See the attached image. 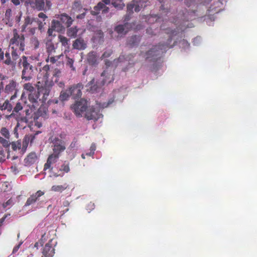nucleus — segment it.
<instances>
[{
    "instance_id": "nucleus-1",
    "label": "nucleus",
    "mask_w": 257,
    "mask_h": 257,
    "mask_svg": "<svg viewBox=\"0 0 257 257\" xmlns=\"http://www.w3.org/2000/svg\"><path fill=\"white\" fill-rule=\"evenodd\" d=\"M186 10H184L182 12H180L177 15V20H175L173 18L170 19L171 23L178 25L179 29L177 28V31L175 29L170 28L166 30V33L170 34L169 38L166 43H160L158 45L155 46L147 53L146 59L150 61L155 62L161 58L162 54L165 53L167 50L172 48L177 43V41H175L173 44H171L173 39L177 34H179V30L183 31L186 27V25L184 24L185 21L192 20L195 19L194 12L191 13L187 12Z\"/></svg>"
},
{
    "instance_id": "nucleus-2",
    "label": "nucleus",
    "mask_w": 257,
    "mask_h": 257,
    "mask_svg": "<svg viewBox=\"0 0 257 257\" xmlns=\"http://www.w3.org/2000/svg\"><path fill=\"white\" fill-rule=\"evenodd\" d=\"M49 65H46L42 72L38 75V81H37V93H30L28 94V100H29V107L31 109H37L40 105L45 103L47 99V97L50 93V84L48 81L49 77Z\"/></svg>"
},
{
    "instance_id": "nucleus-3",
    "label": "nucleus",
    "mask_w": 257,
    "mask_h": 257,
    "mask_svg": "<svg viewBox=\"0 0 257 257\" xmlns=\"http://www.w3.org/2000/svg\"><path fill=\"white\" fill-rule=\"evenodd\" d=\"M71 109L73 110V113L76 116L81 117L83 116L88 120H93L96 121L101 114L98 110L94 108L93 106H88L87 100L81 98L75 103L71 105Z\"/></svg>"
},
{
    "instance_id": "nucleus-4",
    "label": "nucleus",
    "mask_w": 257,
    "mask_h": 257,
    "mask_svg": "<svg viewBox=\"0 0 257 257\" xmlns=\"http://www.w3.org/2000/svg\"><path fill=\"white\" fill-rule=\"evenodd\" d=\"M111 5L117 10H122L124 7V4L123 0H102L97 6L94 8V11L95 14L100 13L99 11H101L102 14H106L108 13L109 8L106 6V5Z\"/></svg>"
},
{
    "instance_id": "nucleus-5",
    "label": "nucleus",
    "mask_w": 257,
    "mask_h": 257,
    "mask_svg": "<svg viewBox=\"0 0 257 257\" xmlns=\"http://www.w3.org/2000/svg\"><path fill=\"white\" fill-rule=\"evenodd\" d=\"M24 69L22 70V79L26 80H30L32 77L37 73L38 69H39V72L37 74L39 75L41 71L45 67V65L43 67H40L41 65H23Z\"/></svg>"
},
{
    "instance_id": "nucleus-6",
    "label": "nucleus",
    "mask_w": 257,
    "mask_h": 257,
    "mask_svg": "<svg viewBox=\"0 0 257 257\" xmlns=\"http://www.w3.org/2000/svg\"><path fill=\"white\" fill-rule=\"evenodd\" d=\"M148 1V0H138L136 1L134 0L128 4L127 5V14L125 16L124 21H126L130 19V16L133 13L134 9L136 12H139L142 7H145L147 5H145V3H147Z\"/></svg>"
},
{
    "instance_id": "nucleus-7",
    "label": "nucleus",
    "mask_w": 257,
    "mask_h": 257,
    "mask_svg": "<svg viewBox=\"0 0 257 257\" xmlns=\"http://www.w3.org/2000/svg\"><path fill=\"white\" fill-rule=\"evenodd\" d=\"M25 38L24 35L20 36L17 32L16 30L14 31V37L10 41V44L12 45V48L14 49V47H18L19 51L23 52L25 48L24 43Z\"/></svg>"
},
{
    "instance_id": "nucleus-8",
    "label": "nucleus",
    "mask_w": 257,
    "mask_h": 257,
    "mask_svg": "<svg viewBox=\"0 0 257 257\" xmlns=\"http://www.w3.org/2000/svg\"><path fill=\"white\" fill-rule=\"evenodd\" d=\"M52 151L53 153L51 155H56L60 156L61 153L63 152L65 149V143L61 139L55 137L52 139Z\"/></svg>"
},
{
    "instance_id": "nucleus-9",
    "label": "nucleus",
    "mask_w": 257,
    "mask_h": 257,
    "mask_svg": "<svg viewBox=\"0 0 257 257\" xmlns=\"http://www.w3.org/2000/svg\"><path fill=\"white\" fill-rule=\"evenodd\" d=\"M34 22L37 24L38 29L41 31L43 29L44 25L46 24L45 23H43V22L39 20L38 18H33L28 16L25 18L24 23L22 28V31H25L26 27L28 25H32Z\"/></svg>"
},
{
    "instance_id": "nucleus-10",
    "label": "nucleus",
    "mask_w": 257,
    "mask_h": 257,
    "mask_svg": "<svg viewBox=\"0 0 257 257\" xmlns=\"http://www.w3.org/2000/svg\"><path fill=\"white\" fill-rule=\"evenodd\" d=\"M25 3L26 6H30L33 9L38 11H46V9L45 8L44 0H27Z\"/></svg>"
},
{
    "instance_id": "nucleus-11",
    "label": "nucleus",
    "mask_w": 257,
    "mask_h": 257,
    "mask_svg": "<svg viewBox=\"0 0 257 257\" xmlns=\"http://www.w3.org/2000/svg\"><path fill=\"white\" fill-rule=\"evenodd\" d=\"M83 88V85L81 83H78L75 85L71 86L65 92L69 93L73 95V98L76 99L81 97V90Z\"/></svg>"
},
{
    "instance_id": "nucleus-12",
    "label": "nucleus",
    "mask_w": 257,
    "mask_h": 257,
    "mask_svg": "<svg viewBox=\"0 0 257 257\" xmlns=\"http://www.w3.org/2000/svg\"><path fill=\"white\" fill-rule=\"evenodd\" d=\"M5 91L8 94L12 95L11 97V100H13L16 97V82L13 80H11V82L6 86Z\"/></svg>"
},
{
    "instance_id": "nucleus-13",
    "label": "nucleus",
    "mask_w": 257,
    "mask_h": 257,
    "mask_svg": "<svg viewBox=\"0 0 257 257\" xmlns=\"http://www.w3.org/2000/svg\"><path fill=\"white\" fill-rule=\"evenodd\" d=\"M52 241L50 240L48 243L45 245L44 248H43L42 254L44 255V257H52L55 253V249L51 243Z\"/></svg>"
},
{
    "instance_id": "nucleus-14",
    "label": "nucleus",
    "mask_w": 257,
    "mask_h": 257,
    "mask_svg": "<svg viewBox=\"0 0 257 257\" xmlns=\"http://www.w3.org/2000/svg\"><path fill=\"white\" fill-rule=\"evenodd\" d=\"M59 156L60 155H50L48 158H47V163H45L44 171L49 170L51 171L52 170V167L51 166L56 163Z\"/></svg>"
},
{
    "instance_id": "nucleus-15",
    "label": "nucleus",
    "mask_w": 257,
    "mask_h": 257,
    "mask_svg": "<svg viewBox=\"0 0 257 257\" xmlns=\"http://www.w3.org/2000/svg\"><path fill=\"white\" fill-rule=\"evenodd\" d=\"M44 195V192L41 190L37 191V192L32 194L30 196L27 200H26V204H25V206H29L36 202L39 198L42 196Z\"/></svg>"
},
{
    "instance_id": "nucleus-16",
    "label": "nucleus",
    "mask_w": 257,
    "mask_h": 257,
    "mask_svg": "<svg viewBox=\"0 0 257 257\" xmlns=\"http://www.w3.org/2000/svg\"><path fill=\"white\" fill-rule=\"evenodd\" d=\"M72 47L73 49L82 50L86 48L87 44L83 39L79 38L73 42Z\"/></svg>"
},
{
    "instance_id": "nucleus-17",
    "label": "nucleus",
    "mask_w": 257,
    "mask_h": 257,
    "mask_svg": "<svg viewBox=\"0 0 257 257\" xmlns=\"http://www.w3.org/2000/svg\"><path fill=\"white\" fill-rule=\"evenodd\" d=\"M131 24L125 23L124 25H119L115 28V31L119 34L125 35L131 28Z\"/></svg>"
},
{
    "instance_id": "nucleus-18",
    "label": "nucleus",
    "mask_w": 257,
    "mask_h": 257,
    "mask_svg": "<svg viewBox=\"0 0 257 257\" xmlns=\"http://www.w3.org/2000/svg\"><path fill=\"white\" fill-rule=\"evenodd\" d=\"M59 21L65 26V27H69L72 23L73 20L71 17L66 14H63L60 15Z\"/></svg>"
},
{
    "instance_id": "nucleus-19",
    "label": "nucleus",
    "mask_w": 257,
    "mask_h": 257,
    "mask_svg": "<svg viewBox=\"0 0 257 257\" xmlns=\"http://www.w3.org/2000/svg\"><path fill=\"white\" fill-rule=\"evenodd\" d=\"M68 188V185L65 183L62 185H54L51 187V191L62 193Z\"/></svg>"
},
{
    "instance_id": "nucleus-20",
    "label": "nucleus",
    "mask_w": 257,
    "mask_h": 257,
    "mask_svg": "<svg viewBox=\"0 0 257 257\" xmlns=\"http://www.w3.org/2000/svg\"><path fill=\"white\" fill-rule=\"evenodd\" d=\"M37 161V156L34 152H32L27 155L26 158L25 159V163L26 165L29 166L34 164Z\"/></svg>"
},
{
    "instance_id": "nucleus-21",
    "label": "nucleus",
    "mask_w": 257,
    "mask_h": 257,
    "mask_svg": "<svg viewBox=\"0 0 257 257\" xmlns=\"http://www.w3.org/2000/svg\"><path fill=\"white\" fill-rule=\"evenodd\" d=\"M51 27L54 31L57 32L63 31L65 28L60 21L55 20H53L52 22Z\"/></svg>"
},
{
    "instance_id": "nucleus-22",
    "label": "nucleus",
    "mask_w": 257,
    "mask_h": 257,
    "mask_svg": "<svg viewBox=\"0 0 257 257\" xmlns=\"http://www.w3.org/2000/svg\"><path fill=\"white\" fill-rule=\"evenodd\" d=\"M46 45L47 52L49 54L55 52V49L57 47V44H54L51 40H48Z\"/></svg>"
},
{
    "instance_id": "nucleus-23",
    "label": "nucleus",
    "mask_w": 257,
    "mask_h": 257,
    "mask_svg": "<svg viewBox=\"0 0 257 257\" xmlns=\"http://www.w3.org/2000/svg\"><path fill=\"white\" fill-rule=\"evenodd\" d=\"M106 66H107L106 69H105V70H104V72H102V74H101V76H105V78H107V72L111 71V70L113 69V68H112V65H106ZM113 75V73L112 72V74H110V76H112ZM112 80H113V78H112V77H111V79H110V80H107V78L104 79V83L106 82L110 83L111 81H112ZM104 83H103V84H104Z\"/></svg>"
},
{
    "instance_id": "nucleus-24",
    "label": "nucleus",
    "mask_w": 257,
    "mask_h": 257,
    "mask_svg": "<svg viewBox=\"0 0 257 257\" xmlns=\"http://www.w3.org/2000/svg\"><path fill=\"white\" fill-rule=\"evenodd\" d=\"M34 138L35 136L32 137V140H33V139H34ZM32 140H30V137L27 136H25L24 139H23V140H22V144H21V146H22V151H23V153L25 152V151L26 150L27 147H28V145L29 144L30 141L32 142Z\"/></svg>"
},
{
    "instance_id": "nucleus-25",
    "label": "nucleus",
    "mask_w": 257,
    "mask_h": 257,
    "mask_svg": "<svg viewBox=\"0 0 257 257\" xmlns=\"http://www.w3.org/2000/svg\"><path fill=\"white\" fill-rule=\"evenodd\" d=\"M87 61L89 64H95L97 62V58L94 52H90L87 56Z\"/></svg>"
},
{
    "instance_id": "nucleus-26",
    "label": "nucleus",
    "mask_w": 257,
    "mask_h": 257,
    "mask_svg": "<svg viewBox=\"0 0 257 257\" xmlns=\"http://www.w3.org/2000/svg\"><path fill=\"white\" fill-rule=\"evenodd\" d=\"M59 41L61 43L62 45L67 48H69V40L65 37L59 35L58 36Z\"/></svg>"
},
{
    "instance_id": "nucleus-27",
    "label": "nucleus",
    "mask_w": 257,
    "mask_h": 257,
    "mask_svg": "<svg viewBox=\"0 0 257 257\" xmlns=\"http://www.w3.org/2000/svg\"><path fill=\"white\" fill-rule=\"evenodd\" d=\"M86 86L89 87V89H88V91L92 93H93L95 91H96L97 89V85L96 84H94V78H93V79H92L91 81H89V82L88 83V84H87Z\"/></svg>"
},
{
    "instance_id": "nucleus-28",
    "label": "nucleus",
    "mask_w": 257,
    "mask_h": 257,
    "mask_svg": "<svg viewBox=\"0 0 257 257\" xmlns=\"http://www.w3.org/2000/svg\"><path fill=\"white\" fill-rule=\"evenodd\" d=\"M1 136H3L5 139H9L10 138V133H9V129L6 127H2L1 128Z\"/></svg>"
},
{
    "instance_id": "nucleus-29",
    "label": "nucleus",
    "mask_w": 257,
    "mask_h": 257,
    "mask_svg": "<svg viewBox=\"0 0 257 257\" xmlns=\"http://www.w3.org/2000/svg\"><path fill=\"white\" fill-rule=\"evenodd\" d=\"M77 32L78 29L76 27H72L68 30L67 34L68 36L74 38L76 37Z\"/></svg>"
},
{
    "instance_id": "nucleus-30",
    "label": "nucleus",
    "mask_w": 257,
    "mask_h": 257,
    "mask_svg": "<svg viewBox=\"0 0 257 257\" xmlns=\"http://www.w3.org/2000/svg\"><path fill=\"white\" fill-rule=\"evenodd\" d=\"M72 96V94L69 93L67 92H61L60 96H59V99L62 101H64L68 99V98Z\"/></svg>"
},
{
    "instance_id": "nucleus-31",
    "label": "nucleus",
    "mask_w": 257,
    "mask_h": 257,
    "mask_svg": "<svg viewBox=\"0 0 257 257\" xmlns=\"http://www.w3.org/2000/svg\"><path fill=\"white\" fill-rule=\"evenodd\" d=\"M11 145V148L14 151H16L18 149H20L22 148L21 143L18 141L16 142H13L10 144V146Z\"/></svg>"
},
{
    "instance_id": "nucleus-32",
    "label": "nucleus",
    "mask_w": 257,
    "mask_h": 257,
    "mask_svg": "<svg viewBox=\"0 0 257 257\" xmlns=\"http://www.w3.org/2000/svg\"><path fill=\"white\" fill-rule=\"evenodd\" d=\"M24 89L30 92V93H37L35 91V88L30 83H27L24 84Z\"/></svg>"
},
{
    "instance_id": "nucleus-33",
    "label": "nucleus",
    "mask_w": 257,
    "mask_h": 257,
    "mask_svg": "<svg viewBox=\"0 0 257 257\" xmlns=\"http://www.w3.org/2000/svg\"><path fill=\"white\" fill-rule=\"evenodd\" d=\"M179 47L185 50L187 49L189 47V44L185 40L180 41L179 43Z\"/></svg>"
},
{
    "instance_id": "nucleus-34",
    "label": "nucleus",
    "mask_w": 257,
    "mask_h": 257,
    "mask_svg": "<svg viewBox=\"0 0 257 257\" xmlns=\"http://www.w3.org/2000/svg\"><path fill=\"white\" fill-rule=\"evenodd\" d=\"M82 8V4L80 1H75L74 2L72 9L76 11L80 10Z\"/></svg>"
},
{
    "instance_id": "nucleus-35",
    "label": "nucleus",
    "mask_w": 257,
    "mask_h": 257,
    "mask_svg": "<svg viewBox=\"0 0 257 257\" xmlns=\"http://www.w3.org/2000/svg\"><path fill=\"white\" fill-rule=\"evenodd\" d=\"M0 144L4 147L7 148L9 147L10 143L9 140L0 136Z\"/></svg>"
},
{
    "instance_id": "nucleus-36",
    "label": "nucleus",
    "mask_w": 257,
    "mask_h": 257,
    "mask_svg": "<svg viewBox=\"0 0 257 257\" xmlns=\"http://www.w3.org/2000/svg\"><path fill=\"white\" fill-rule=\"evenodd\" d=\"M23 107H24V106H23V105H22L21 102H18L16 103V106H15V107H14L13 113L14 112H16V113L19 112V111L21 110Z\"/></svg>"
},
{
    "instance_id": "nucleus-37",
    "label": "nucleus",
    "mask_w": 257,
    "mask_h": 257,
    "mask_svg": "<svg viewBox=\"0 0 257 257\" xmlns=\"http://www.w3.org/2000/svg\"><path fill=\"white\" fill-rule=\"evenodd\" d=\"M31 42L32 45L34 47L35 49H37L39 47V42L36 37H32L31 39Z\"/></svg>"
},
{
    "instance_id": "nucleus-38",
    "label": "nucleus",
    "mask_w": 257,
    "mask_h": 257,
    "mask_svg": "<svg viewBox=\"0 0 257 257\" xmlns=\"http://www.w3.org/2000/svg\"><path fill=\"white\" fill-rule=\"evenodd\" d=\"M10 108V104H9V101L8 100H6V101L4 102L3 105H0V109H1V110L9 109Z\"/></svg>"
},
{
    "instance_id": "nucleus-39",
    "label": "nucleus",
    "mask_w": 257,
    "mask_h": 257,
    "mask_svg": "<svg viewBox=\"0 0 257 257\" xmlns=\"http://www.w3.org/2000/svg\"><path fill=\"white\" fill-rule=\"evenodd\" d=\"M60 170L65 172V173H68L70 169H69L68 164H64L61 166Z\"/></svg>"
},
{
    "instance_id": "nucleus-40",
    "label": "nucleus",
    "mask_w": 257,
    "mask_h": 257,
    "mask_svg": "<svg viewBox=\"0 0 257 257\" xmlns=\"http://www.w3.org/2000/svg\"><path fill=\"white\" fill-rule=\"evenodd\" d=\"M95 149H96V147H95V145L94 144L92 145L91 146H90V151H91V152L89 153H87V156H92L94 154Z\"/></svg>"
},
{
    "instance_id": "nucleus-41",
    "label": "nucleus",
    "mask_w": 257,
    "mask_h": 257,
    "mask_svg": "<svg viewBox=\"0 0 257 257\" xmlns=\"http://www.w3.org/2000/svg\"><path fill=\"white\" fill-rule=\"evenodd\" d=\"M52 4L50 1H46V4L45 3V8L46 9V11L49 10L51 9Z\"/></svg>"
},
{
    "instance_id": "nucleus-42",
    "label": "nucleus",
    "mask_w": 257,
    "mask_h": 257,
    "mask_svg": "<svg viewBox=\"0 0 257 257\" xmlns=\"http://www.w3.org/2000/svg\"><path fill=\"white\" fill-rule=\"evenodd\" d=\"M17 49H18V48H16V50H14L12 52V58L14 60H16L18 57V54L16 52V51Z\"/></svg>"
},
{
    "instance_id": "nucleus-43",
    "label": "nucleus",
    "mask_w": 257,
    "mask_h": 257,
    "mask_svg": "<svg viewBox=\"0 0 257 257\" xmlns=\"http://www.w3.org/2000/svg\"><path fill=\"white\" fill-rule=\"evenodd\" d=\"M38 16L39 18L43 19V21H45L48 18L44 13L42 12L40 13Z\"/></svg>"
},
{
    "instance_id": "nucleus-44",
    "label": "nucleus",
    "mask_w": 257,
    "mask_h": 257,
    "mask_svg": "<svg viewBox=\"0 0 257 257\" xmlns=\"http://www.w3.org/2000/svg\"><path fill=\"white\" fill-rule=\"evenodd\" d=\"M12 203H13V200H12L11 199L3 203V207L6 208L7 206L11 205Z\"/></svg>"
},
{
    "instance_id": "nucleus-45",
    "label": "nucleus",
    "mask_w": 257,
    "mask_h": 257,
    "mask_svg": "<svg viewBox=\"0 0 257 257\" xmlns=\"http://www.w3.org/2000/svg\"><path fill=\"white\" fill-rule=\"evenodd\" d=\"M22 242L19 243L18 245H16V246L14 247L13 248V253H16L17 251L19 250V247L21 245Z\"/></svg>"
},
{
    "instance_id": "nucleus-46",
    "label": "nucleus",
    "mask_w": 257,
    "mask_h": 257,
    "mask_svg": "<svg viewBox=\"0 0 257 257\" xmlns=\"http://www.w3.org/2000/svg\"><path fill=\"white\" fill-rule=\"evenodd\" d=\"M200 41H201V38L199 37H197L194 39L193 43L195 45H198L200 43Z\"/></svg>"
},
{
    "instance_id": "nucleus-47",
    "label": "nucleus",
    "mask_w": 257,
    "mask_h": 257,
    "mask_svg": "<svg viewBox=\"0 0 257 257\" xmlns=\"http://www.w3.org/2000/svg\"><path fill=\"white\" fill-rule=\"evenodd\" d=\"M5 56L7 58V59L5 61V63L6 64H8L10 63V54L8 53H6Z\"/></svg>"
},
{
    "instance_id": "nucleus-48",
    "label": "nucleus",
    "mask_w": 257,
    "mask_h": 257,
    "mask_svg": "<svg viewBox=\"0 0 257 257\" xmlns=\"http://www.w3.org/2000/svg\"><path fill=\"white\" fill-rule=\"evenodd\" d=\"M124 59V56H121L119 57L118 59L117 60V61L115 63H125V61L123 60Z\"/></svg>"
},
{
    "instance_id": "nucleus-49",
    "label": "nucleus",
    "mask_w": 257,
    "mask_h": 257,
    "mask_svg": "<svg viewBox=\"0 0 257 257\" xmlns=\"http://www.w3.org/2000/svg\"><path fill=\"white\" fill-rule=\"evenodd\" d=\"M85 15V13H83L80 15H77L76 16V18H77V19H82L84 18Z\"/></svg>"
},
{
    "instance_id": "nucleus-50",
    "label": "nucleus",
    "mask_w": 257,
    "mask_h": 257,
    "mask_svg": "<svg viewBox=\"0 0 257 257\" xmlns=\"http://www.w3.org/2000/svg\"><path fill=\"white\" fill-rule=\"evenodd\" d=\"M54 30L51 27V28H49L48 30V34L49 36H51L53 35V32Z\"/></svg>"
},
{
    "instance_id": "nucleus-51",
    "label": "nucleus",
    "mask_w": 257,
    "mask_h": 257,
    "mask_svg": "<svg viewBox=\"0 0 257 257\" xmlns=\"http://www.w3.org/2000/svg\"><path fill=\"white\" fill-rule=\"evenodd\" d=\"M69 204H70V203H69V201L67 200L63 201V206L65 207H67L69 206Z\"/></svg>"
},
{
    "instance_id": "nucleus-52",
    "label": "nucleus",
    "mask_w": 257,
    "mask_h": 257,
    "mask_svg": "<svg viewBox=\"0 0 257 257\" xmlns=\"http://www.w3.org/2000/svg\"><path fill=\"white\" fill-rule=\"evenodd\" d=\"M6 217H7V215L4 216L3 217L1 218V219L0 220V227H1L2 225H3V223H4V220H5V219L6 218Z\"/></svg>"
},
{
    "instance_id": "nucleus-53",
    "label": "nucleus",
    "mask_w": 257,
    "mask_h": 257,
    "mask_svg": "<svg viewBox=\"0 0 257 257\" xmlns=\"http://www.w3.org/2000/svg\"><path fill=\"white\" fill-rule=\"evenodd\" d=\"M21 121L27 123V122H28V118H27L26 116L21 117Z\"/></svg>"
},
{
    "instance_id": "nucleus-54",
    "label": "nucleus",
    "mask_w": 257,
    "mask_h": 257,
    "mask_svg": "<svg viewBox=\"0 0 257 257\" xmlns=\"http://www.w3.org/2000/svg\"><path fill=\"white\" fill-rule=\"evenodd\" d=\"M12 2L16 6H18L20 4L19 0H12Z\"/></svg>"
},
{
    "instance_id": "nucleus-55",
    "label": "nucleus",
    "mask_w": 257,
    "mask_h": 257,
    "mask_svg": "<svg viewBox=\"0 0 257 257\" xmlns=\"http://www.w3.org/2000/svg\"><path fill=\"white\" fill-rule=\"evenodd\" d=\"M189 2L191 3H194V0H185V3L188 7H190L191 5V4H189Z\"/></svg>"
},
{
    "instance_id": "nucleus-56",
    "label": "nucleus",
    "mask_w": 257,
    "mask_h": 257,
    "mask_svg": "<svg viewBox=\"0 0 257 257\" xmlns=\"http://www.w3.org/2000/svg\"><path fill=\"white\" fill-rule=\"evenodd\" d=\"M40 246H42V244L39 242H37L34 244V247L36 248L37 249H38V248L40 247Z\"/></svg>"
},
{
    "instance_id": "nucleus-57",
    "label": "nucleus",
    "mask_w": 257,
    "mask_h": 257,
    "mask_svg": "<svg viewBox=\"0 0 257 257\" xmlns=\"http://www.w3.org/2000/svg\"><path fill=\"white\" fill-rule=\"evenodd\" d=\"M36 29V28H33L30 29V33L32 34V35H34V33H35Z\"/></svg>"
},
{
    "instance_id": "nucleus-58",
    "label": "nucleus",
    "mask_w": 257,
    "mask_h": 257,
    "mask_svg": "<svg viewBox=\"0 0 257 257\" xmlns=\"http://www.w3.org/2000/svg\"><path fill=\"white\" fill-rule=\"evenodd\" d=\"M68 210H69L68 208H67L65 210H63L61 211V214H62V215H63V214L66 213V212L68 211Z\"/></svg>"
},
{
    "instance_id": "nucleus-59",
    "label": "nucleus",
    "mask_w": 257,
    "mask_h": 257,
    "mask_svg": "<svg viewBox=\"0 0 257 257\" xmlns=\"http://www.w3.org/2000/svg\"><path fill=\"white\" fill-rule=\"evenodd\" d=\"M50 62H51V63H55L56 60H55V58H54V57H51V58H50Z\"/></svg>"
},
{
    "instance_id": "nucleus-60",
    "label": "nucleus",
    "mask_w": 257,
    "mask_h": 257,
    "mask_svg": "<svg viewBox=\"0 0 257 257\" xmlns=\"http://www.w3.org/2000/svg\"><path fill=\"white\" fill-rule=\"evenodd\" d=\"M58 86L61 88H63L64 87V83L63 82H60L58 83Z\"/></svg>"
},
{
    "instance_id": "nucleus-61",
    "label": "nucleus",
    "mask_w": 257,
    "mask_h": 257,
    "mask_svg": "<svg viewBox=\"0 0 257 257\" xmlns=\"http://www.w3.org/2000/svg\"><path fill=\"white\" fill-rule=\"evenodd\" d=\"M25 112H26V116L30 115V110L29 109H26V110H25Z\"/></svg>"
},
{
    "instance_id": "nucleus-62",
    "label": "nucleus",
    "mask_w": 257,
    "mask_h": 257,
    "mask_svg": "<svg viewBox=\"0 0 257 257\" xmlns=\"http://www.w3.org/2000/svg\"><path fill=\"white\" fill-rule=\"evenodd\" d=\"M56 71V73L55 74H54V75H55L56 76H58L59 75V74L61 73V72H60L59 70H55Z\"/></svg>"
},
{
    "instance_id": "nucleus-63",
    "label": "nucleus",
    "mask_w": 257,
    "mask_h": 257,
    "mask_svg": "<svg viewBox=\"0 0 257 257\" xmlns=\"http://www.w3.org/2000/svg\"><path fill=\"white\" fill-rule=\"evenodd\" d=\"M86 72H87V68H85V69H84V70H83V75H85L86 74Z\"/></svg>"
},
{
    "instance_id": "nucleus-64",
    "label": "nucleus",
    "mask_w": 257,
    "mask_h": 257,
    "mask_svg": "<svg viewBox=\"0 0 257 257\" xmlns=\"http://www.w3.org/2000/svg\"><path fill=\"white\" fill-rule=\"evenodd\" d=\"M0 79H1V80L4 79V76L3 75H2L1 73H0Z\"/></svg>"
}]
</instances>
